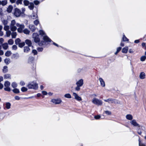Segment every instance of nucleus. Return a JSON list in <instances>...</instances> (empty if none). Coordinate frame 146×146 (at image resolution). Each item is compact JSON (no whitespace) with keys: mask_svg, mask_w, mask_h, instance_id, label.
<instances>
[{"mask_svg":"<svg viewBox=\"0 0 146 146\" xmlns=\"http://www.w3.org/2000/svg\"><path fill=\"white\" fill-rule=\"evenodd\" d=\"M40 35L43 36V39L44 41L47 42H50L51 40L46 35L44 32L42 30L39 31Z\"/></svg>","mask_w":146,"mask_h":146,"instance_id":"1","label":"nucleus"},{"mask_svg":"<svg viewBox=\"0 0 146 146\" xmlns=\"http://www.w3.org/2000/svg\"><path fill=\"white\" fill-rule=\"evenodd\" d=\"M16 24L15 20H13L11 21L10 25V28L11 31H15L17 30Z\"/></svg>","mask_w":146,"mask_h":146,"instance_id":"2","label":"nucleus"},{"mask_svg":"<svg viewBox=\"0 0 146 146\" xmlns=\"http://www.w3.org/2000/svg\"><path fill=\"white\" fill-rule=\"evenodd\" d=\"M27 87L29 89H33L35 90L37 89L38 88V84L34 82L29 83L27 85Z\"/></svg>","mask_w":146,"mask_h":146,"instance_id":"3","label":"nucleus"},{"mask_svg":"<svg viewBox=\"0 0 146 146\" xmlns=\"http://www.w3.org/2000/svg\"><path fill=\"white\" fill-rule=\"evenodd\" d=\"M92 102L93 104L98 106H101L102 104V100L96 98H94L92 99Z\"/></svg>","mask_w":146,"mask_h":146,"instance_id":"4","label":"nucleus"},{"mask_svg":"<svg viewBox=\"0 0 146 146\" xmlns=\"http://www.w3.org/2000/svg\"><path fill=\"white\" fill-rule=\"evenodd\" d=\"M104 100L105 102H108L109 103H114L115 104H120V101L118 100L111 98Z\"/></svg>","mask_w":146,"mask_h":146,"instance_id":"5","label":"nucleus"},{"mask_svg":"<svg viewBox=\"0 0 146 146\" xmlns=\"http://www.w3.org/2000/svg\"><path fill=\"white\" fill-rule=\"evenodd\" d=\"M10 85V83L8 81H5L4 84L5 87L4 88V90L6 91H10L11 90V88L9 87Z\"/></svg>","mask_w":146,"mask_h":146,"instance_id":"6","label":"nucleus"},{"mask_svg":"<svg viewBox=\"0 0 146 146\" xmlns=\"http://www.w3.org/2000/svg\"><path fill=\"white\" fill-rule=\"evenodd\" d=\"M39 35L36 33H34L33 35V38L34 41L36 43L39 42L40 39L39 38Z\"/></svg>","mask_w":146,"mask_h":146,"instance_id":"7","label":"nucleus"},{"mask_svg":"<svg viewBox=\"0 0 146 146\" xmlns=\"http://www.w3.org/2000/svg\"><path fill=\"white\" fill-rule=\"evenodd\" d=\"M16 26L19 27L17 29V31L18 32L21 33L23 32V29L25 27L23 25L20 24L18 23H17Z\"/></svg>","mask_w":146,"mask_h":146,"instance_id":"8","label":"nucleus"},{"mask_svg":"<svg viewBox=\"0 0 146 146\" xmlns=\"http://www.w3.org/2000/svg\"><path fill=\"white\" fill-rule=\"evenodd\" d=\"M51 102L56 104H60L62 102V100L60 98L53 99L51 100Z\"/></svg>","mask_w":146,"mask_h":146,"instance_id":"9","label":"nucleus"},{"mask_svg":"<svg viewBox=\"0 0 146 146\" xmlns=\"http://www.w3.org/2000/svg\"><path fill=\"white\" fill-rule=\"evenodd\" d=\"M73 95L74 97V99L78 101H81L82 100L81 98L79 96L78 94L75 92L73 93Z\"/></svg>","mask_w":146,"mask_h":146,"instance_id":"10","label":"nucleus"},{"mask_svg":"<svg viewBox=\"0 0 146 146\" xmlns=\"http://www.w3.org/2000/svg\"><path fill=\"white\" fill-rule=\"evenodd\" d=\"M76 85H78L80 87L82 86L84 84V80L82 79H81L78 80L76 82Z\"/></svg>","mask_w":146,"mask_h":146,"instance_id":"11","label":"nucleus"},{"mask_svg":"<svg viewBox=\"0 0 146 146\" xmlns=\"http://www.w3.org/2000/svg\"><path fill=\"white\" fill-rule=\"evenodd\" d=\"M21 14V12L19 9H15L14 15L16 17H19L20 15Z\"/></svg>","mask_w":146,"mask_h":146,"instance_id":"12","label":"nucleus"},{"mask_svg":"<svg viewBox=\"0 0 146 146\" xmlns=\"http://www.w3.org/2000/svg\"><path fill=\"white\" fill-rule=\"evenodd\" d=\"M99 80L100 86L102 87H105V83L104 80L101 78H99Z\"/></svg>","mask_w":146,"mask_h":146,"instance_id":"13","label":"nucleus"},{"mask_svg":"<svg viewBox=\"0 0 146 146\" xmlns=\"http://www.w3.org/2000/svg\"><path fill=\"white\" fill-rule=\"evenodd\" d=\"M130 123L131 125H133L134 126H138L140 127V126L139 124L137 123L135 120L134 119L130 121Z\"/></svg>","mask_w":146,"mask_h":146,"instance_id":"14","label":"nucleus"},{"mask_svg":"<svg viewBox=\"0 0 146 146\" xmlns=\"http://www.w3.org/2000/svg\"><path fill=\"white\" fill-rule=\"evenodd\" d=\"M128 49V47L127 46H125L122 48V52L123 53L126 54L127 52Z\"/></svg>","mask_w":146,"mask_h":146,"instance_id":"15","label":"nucleus"},{"mask_svg":"<svg viewBox=\"0 0 146 146\" xmlns=\"http://www.w3.org/2000/svg\"><path fill=\"white\" fill-rule=\"evenodd\" d=\"M125 117L127 119L129 120H132L133 119L132 115L130 114H127L126 115Z\"/></svg>","mask_w":146,"mask_h":146,"instance_id":"16","label":"nucleus"},{"mask_svg":"<svg viewBox=\"0 0 146 146\" xmlns=\"http://www.w3.org/2000/svg\"><path fill=\"white\" fill-rule=\"evenodd\" d=\"M13 8V7L12 5H9L7 9V11L9 13H11L12 11Z\"/></svg>","mask_w":146,"mask_h":146,"instance_id":"17","label":"nucleus"},{"mask_svg":"<svg viewBox=\"0 0 146 146\" xmlns=\"http://www.w3.org/2000/svg\"><path fill=\"white\" fill-rule=\"evenodd\" d=\"M139 77L141 79H143L145 78V74L143 72H142L140 74Z\"/></svg>","mask_w":146,"mask_h":146,"instance_id":"18","label":"nucleus"},{"mask_svg":"<svg viewBox=\"0 0 146 146\" xmlns=\"http://www.w3.org/2000/svg\"><path fill=\"white\" fill-rule=\"evenodd\" d=\"M29 28L32 31H34L36 29L35 27L32 25H30L29 26Z\"/></svg>","mask_w":146,"mask_h":146,"instance_id":"19","label":"nucleus"},{"mask_svg":"<svg viewBox=\"0 0 146 146\" xmlns=\"http://www.w3.org/2000/svg\"><path fill=\"white\" fill-rule=\"evenodd\" d=\"M8 71V67L7 66H3L2 69V72L3 73H6Z\"/></svg>","mask_w":146,"mask_h":146,"instance_id":"20","label":"nucleus"},{"mask_svg":"<svg viewBox=\"0 0 146 146\" xmlns=\"http://www.w3.org/2000/svg\"><path fill=\"white\" fill-rule=\"evenodd\" d=\"M25 42L26 44H27L29 46H30L31 45L32 42L30 40L27 39L25 40Z\"/></svg>","mask_w":146,"mask_h":146,"instance_id":"21","label":"nucleus"},{"mask_svg":"<svg viewBox=\"0 0 146 146\" xmlns=\"http://www.w3.org/2000/svg\"><path fill=\"white\" fill-rule=\"evenodd\" d=\"M5 63L7 65L9 64L11 62L9 58H6L4 60Z\"/></svg>","mask_w":146,"mask_h":146,"instance_id":"22","label":"nucleus"},{"mask_svg":"<svg viewBox=\"0 0 146 146\" xmlns=\"http://www.w3.org/2000/svg\"><path fill=\"white\" fill-rule=\"evenodd\" d=\"M23 32L25 34L28 35L29 34L30 31L28 29H25L23 31Z\"/></svg>","mask_w":146,"mask_h":146,"instance_id":"23","label":"nucleus"},{"mask_svg":"<svg viewBox=\"0 0 146 146\" xmlns=\"http://www.w3.org/2000/svg\"><path fill=\"white\" fill-rule=\"evenodd\" d=\"M12 38H15L17 35V33L14 31H13L11 33Z\"/></svg>","mask_w":146,"mask_h":146,"instance_id":"24","label":"nucleus"},{"mask_svg":"<svg viewBox=\"0 0 146 146\" xmlns=\"http://www.w3.org/2000/svg\"><path fill=\"white\" fill-rule=\"evenodd\" d=\"M13 92L15 93L18 94L20 92V91L17 88H14L12 90Z\"/></svg>","mask_w":146,"mask_h":146,"instance_id":"25","label":"nucleus"},{"mask_svg":"<svg viewBox=\"0 0 146 146\" xmlns=\"http://www.w3.org/2000/svg\"><path fill=\"white\" fill-rule=\"evenodd\" d=\"M30 50V49L29 47L25 46L24 48V51L25 52H28Z\"/></svg>","mask_w":146,"mask_h":146,"instance_id":"26","label":"nucleus"},{"mask_svg":"<svg viewBox=\"0 0 146 146\" xmlns=\"http://www.w3.org/2000/svg\"><path fill=\"white\" fill-rule=\"evenodd\" d=\"M11 52L10 51H7L5 53V55L7 57L9 56L11 54Z\"/></svg>","mask_w":146,"mask_h":146,"instance_id":"27","label":"nucleus"},{"mask_svg":"<svg viewBox=\"0 0 146 146\" xmlns=\"http://www.w3.org/2000/svg\"><path fill=\"white\" fill-rule=\"evenodd\" d=\"M4 78L5 79H8L11 78V75L8 74H5L4 76Z\"/></svg>","mask_w":146,"mask_h":146,"instance_id":"28","label":"nucleus"},{"mask_svg":"<svg viewBox=\"0 0 146 146\" xmlns=\"http://www.w3.org/2000/svg\"><path fill=\"white\" fill-rule=\"evenodd\" d=\"M6 108L7 109H10L11 108V104L10 103L8 102H7L6 104Z\"/></svg>","mask_w":146,"mask_h":146,"instance_id":"29","label":"nucleus"},{"mask_svg":"<svg viewBox=\"0 0 146 146\" xmlns=\"http://www.w3.org/2000/svg\"><path fill=\"white\" fill-rule=\"evenodd\" d=\"M139 141V146H145V145L143 143L141 140L139 138L138 139Z\"/></svg>","mask_w":146,"mask_h":146,"instance_id":"30","label":"nucleus"},{"mask_svg":"<svg viewBox=\"0 0 146 146\" xmlns=\"http://www.w3.org/2000/svg\"><path fill=\"white\" fill-rule=\"evenodd\" d=\"M2 47L4 49L6 50L8 48V46L7 43H5L3 44Z\"/></svg>","mask_w":146,"mask_h":146,"instance_id":"31","label":"nucleus"},{"mask_svg":"<svg viewBox=\"0 0 146 146\" xmlns=\"http://www.w3.org/2000/svg\"><path fill=\"white\" fill-rule=\"evenodd\" d=\"M21 90L22 92H25L27 91L28 89L25 87H23L21 88Z\"/></svg>","mask_w":146,"mask_h":146,"instance_id":"32","label":"nucleus"},{"mask_svg":"<svg viewBox=\"0 0 146 146\" xmlns=\"http://www.w3.org/2000/svg\"><path fill=\"white\" fill-rule=\"evenodd\" d=\"M11 86L13 88H15L17 86V84L15 82H13L11 84Z\"/></svg>","mask_w":146,"mask_h":146,"instance_id":"33","label":"nucleus"},{"mask_svg":"<svg viewBox=\"0 0 146 146\" xmlns=\"http://www.w3.org/2000/svg\"><path fill=\"white\" fill-rule=\"evenodd\" d=\"M121 48L120 47H117L116 48V51L115 53V55H116L117 54V53L121 50Z\"/></svg>","mask_w":146,"mask_h":146,"instance_id":"34","label":"nucleus"},{"mask_svg":"<svg viewBox=\"0 0 146 146\" xmlns=\"http://www.w3.org/2000/svg\"><path fill=\"white\" fill-rule=\"evenodd\" d=\"M64 96L65 97L68 98H71L72 97L71 95L68 93L65 94Z\"/></svg>","mask_w":146,"mask_h":146,"instance_id":"35","label":"nucleus"},{"mask_svg":"<svg viewBox=\"0 0 146 146\" xmlns=\"http://www.w3.org/2000/svg\"><path fill=\"white\" fill-rule=\"evenodd\" d=\"M29 7L30 9H33L34 8V4L32 3H31L29 4Z\"/></svg>","mask_w":146,"mask_h":146,"instance_id":"36","label":"nucleus"},{"mask_svg":"<svg viewBox=\"0 0 146 146\" xmlns=\"http://www.w3.org/2000/svg\"><path fill=\"white\" fill-rule=\"evenodd\" d=\"M122 40L123 41H129L128 39L124 35H123Z\"/></svg>","mask_w":146,"mask_h":146,"instance_id":"37","label":"nucleus"},{"mask_svg":"<svg viewBox=\"0 0 146 146\" xmlns=\"http://www.w3.org/2000/svg\"><path fill=\"white\" fill-rule=\"evenodd\" d=\"M8 42L9 44L12 45L14 43V41L12 39H11L9 40Z\"/></svg>","mask_w":146,"mask_h":146,"instance_id":"38","label":"nucleus"},{"mask_svg":"<svg viewBox=\"0 0 146 146\" xmlns=\"http://www.w3.org/2000/svg\"><path fill=\"white\" fill-rule=\"evenodd\" d=\"M146 59V56H143L140 58V60L141 61H144Z\"/></svg>","mask_w":146,"mask_h":146,"instance_id":"39","label":"nucleus"},{"mask_svg":"<svg viewBox=\"0 0 146 146\" xmlns=\"http://www.w3.org/2000/svg\"><path fill=\"white\" fill-rule=\"evenodd\" d=\"M18 44L19 47L22 48L25 45V43L24 42H23L20 43Z\"/></svg>","mask_w":146,"mask_h":146,"instance_id":"40","label":"nucleus"},{"mask_svg":"<svg viewBox=\"0 0 146 146\" xmlns=\"http://www.w3.org/2000/svg\"><path fill=\"white\" fill-rule=\"evenodd\" d=\"M19 84L21 86H23L25 85V82L23 80H21L19 83Z\"/></svg>","mask_w":146,"mask_h":146,"instance_id":"41","label":"nucleus"},{"mask_svg":"<svg viewBox=\"0 0 146 146\" xmlns=\"http://www.w3.org/2000/svg\"><path fill=\"white\" fill-rule=\"evenodd\" d=\"M21 41V40L19 38H17L15 40V42L16 44H18Z\"/></svg>","mask_w":146,"mask_h":146,"instance_id":"42","label":"nucleus"},{"mask_svg":"<svg viewBox=\"0 0 146 146\" xmlns=\"http://www.w3.org/2000/svg\"><path fill=\"white\" fill-rule=\"evenodd\" d=\"M11 32L10 31H6V34L7 36L8 37H9L11 35Z\"/></svg>","mask_w":146,"mask_h":146,"instance_id":"43","label":"nucleus"},{"mask_svg":"<svg viewBox=\"0 0 146 146\" xmlns=\"http://www.w3.org/2000/svg\"><path fill=\"white\" fill-rule=\"evenodd\" d=\"M7 3V1L6 0L3 1L1 2V4L3 6L6 5Z\"/></svg>","mask_w":146,"mask_h":146,"instance_id":"44","label":"nucleus"},{"mask_svg":"<svg viewBox=\"0 0 146 146\" xmlns=\"http://www.w3.org/2000/svg\"><path fill=\"white\" fill-rule=\"evenodd\" d=\"M15 99L17 100H19L21 99V98L18 96H16L14 97Z\"/></svg>","mask_w":146,"mask_h":146,"instance_id":"45","label":"nucleus"},{"mask_svg":"<svg viewBox=\"0 0 146 146\" xmlns=\"http://www.w3.org/2000/svg\"><path fill=\"white\" fill-rule=\"evenodd\" d=\"M9 27L7 25H5L4 27V29L5 31H9Z\"/></svg>","mask_w":146,"mask_h":146,"instance_id":"46","label":"nucleus"},{"mask_svg":"<svg viewBox=\"0 0 146 146\" xmlns=\"http://www.w3.org/2000/svg\"><path fill=\"white\" fill-rule=\"evenodd\" d=\"M105 113L108 115H110L111 114V111H104Z\"/></svg>","mask_w":146,"mask_h":146,"instance_id":"47","label":"nucleus"},{"mask_svg":"<svg viewBox=\"0 0 146 146\" xmlns=\"http://www.w3.org/2000/svg\"><path fill=\"white\" fill-rule=\"evenodd\" d=\"M34 23L35 25H37L39 23V21L38 20H36L34 21Z\"/></svg>","mask_w":146,"mask_h":146,"instance_id":"48","label":"nucleus"},{"mask_svg":"<svg viewBox=\"0 0 146 146\" xmlns=\"http://www.w3.org/2000/svg\"><path fill=\"white\" fill-rule=\"evenodd\" d=\"M80 87H81L78 86V85H77L76 87L75 88V90L76 91H79L80 89Z\"/></svg>","mask_w":146,"mask_h":146,"instance_id":"49","label":"nucleus"},{"mask_svg":"<svg viewBox=\"0 0 146 146\" xmlns=\"http://www.w3.org/2000/svg\"><path fill=\"white\" fill-rule=\"evenodd\" d=\"M37 15L36 14H33L31 17L33 19H36L37 17Z\"/></svg>","mask_w":146,"mask_h":146,"instance_id":"50","label":"nucleus"},{"mask_svg":"<svg viewBox=\"0 0 146 146\" xmlns=\"http://www.w3.org/2000/svg\"><path fill=\"white\" fill-rule=\"evenodd\" d=\"M24 5L26 6H27L29 4V1L27 0H25L24 1Z\"/></svg>","mask_w":146,"mask_h":146,"instance_id":"51","label":"nucleus"},{"mask_svg":"<svg viewBox=\"0 0 146 146\" xmlns=\"http://www.w3.org/2000/svg\"><path fill=\"white\" fill-rule=\"evenodd\" d=\"M101 116L100 115H98L94 116V118L97 119H100Z\"/></svg>","mask_w":146,"mask_h":146,"instance_id":"52","label":"nucleus"},{"mask_svg":"<svg viewBox=\"0 0 146 146\" xmlns=\"http://www.w3.org/2000/svg\"><path fill=\"white\" fill-rule=\"evenodd\" d=\"M12 49L13 50H16L17 49V46L15 45H13L12 47Z\"/></svg>","mask_w":146,"mask_h":146,"instance_id":"53","label":"nucleus"},{"mask_svg":"<svg viewBox=\"0 0 146 146\" xmlns=\"http://www.w3.org/2000/svg\"><path fill=\"white\" fill-rule=\"evenodd\" d=\"M3 24L5 25H6L8 23L7 21L6 20H4L3 21Z\"/></svg>","mask_w":146,"mask_h":146,"instance_id":"54","label":"nucleus"},{"mask_svg":"<svg viewBox=\"0 0 146 146\" xmlns=\"http://www.w3.org/2000/svg\"><path fill=\"white\" fill-rule=\"evenodd\" d=\"M42 93L43 95H46L48 94L47 92L45 91H42Z\"/></svg>","mask_w":146,"mask_h":146,"instance_id":"55","label":"nucleus"},{"mask_svg":"<svg viewBox=\"0 0 146 146\" xmlns=\"http://www.w3.org/2000/svg\"><path fill=\"white\" fill-rule=\"evenodd\" d=\"M134 50L132 49H130L129 50V52L130 53H134Z\"/></svg>","mask_w":146,"mask_h":146,"instance_id":"56","label":"nucleus"},{"mask_svg":"<svg viewBox=\"0 0 146 146\" xmlns=\"http://www.w3.org/2000/svg\"><path fill=\"white\" fill-rule=\"evenodd\" d=\"M34 3L35 5H37L39 3V2L38 1H34Z\"/></svg>","mask_w":146,"mask_h":146,"instance_id":"57","label":"nucleus"},{"mask_svg":"<svg viewBox=\"0 0 146 146\" xmlns=\"http://www.w3.org/2000/svg\"><path fill=\"white\" fill-rule=\"evenodd\" d=\"M32 52L34 55H36L37 54V51L35 50H32Z\"/></svg>","mask_w":146,"mask_h":146,"instance_id":"58","label":"nucleus"},{"mask_svg":"<svg viewBox=\"0 0 146 146\" xmlns=\"http://www.w3.org/2000/svg\"><path fill=\"white\" fill-rule=\"evenodd\" d=\"M37 50L39 52H41L42 51L43 49L42 48H38Z\"/></svg>","mask_w":146,"mask_h":146,"instance_id":"59","label":"nucleus"},{"mask_svg":"<svg viewBox=\"0 0 146 146\" xmlns=\"http://www.w3.org/2000/svg\"><path fill=\"white\" fill-rule=\"evenodd\" d=\"M1 48L0 49V55H2L4 54V52L2 50H1Z\"/></svg>","mask_w":146,"mask_h":146,"instance_id":"60","label":"nucleus"},{"mask_svg":"<svg viewBox=\"0 0 146 146\" xmlns=\"http://www.w3.org/2000/svg\"><path fill=\"white\" fill-rule=\"evenodd\" d=\"M82 69L81 68H79L77 70V72H80L82 71Z\"/></svg>","mask_w":146,"mask_h":146,"instance_id":"61","label":"nucleus"},{"mask_svg":"<svg viewBox=\"0 0 146 146\" xmlns=\"http://www.w3.org/2000/svg\"><path fill=\"white\" fill-rule=\"evenodd\" d=\"M3 87V85L2 84L0 83V89H2Z\"/></svg>","mask_w":146,"mask_h":146,"instance_id":"62","label":"nucleus"},{"mask_svg":"<svg viewBox=\"0 0 146 146\" xmlns=\"http://www.w3.org/2000/svg\"><path fill=\"white\" fill-rule=\"evenodd\" d=\"M3 78L2 76H0V82L3 81Z\"/></svg>","mask_w":146,"mask_h":146,"instance_id":"63","label":"nucleus"},{"mask_svg":"<svg viewBox=\"0 0 146 146\" xmlns=\"http://www.w3.org/2000/svg\"><path fill=\"white\" fill-rule=\"evenodd\" d=\"M2 11V9H0V15H3Z\"/></svg>","mask_w":146,"mask_h":146,"instance_id":"64","label":"nucleus"}]
</instances>
